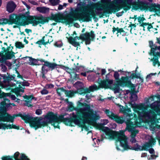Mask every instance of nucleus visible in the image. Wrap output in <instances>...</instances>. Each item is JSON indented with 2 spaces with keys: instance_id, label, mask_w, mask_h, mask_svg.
<instances>
[{
  "instance_id": "f257e3e1",
  "label": "nucleus",
  "mask_w": 160,
  "mask_h": 160,
  "mask_svg": "<svg viewBox=\"0 0 160 160\" xmlns=\"http://www.w3.org/2000/svg\"><path fill=\"white\" fill-rule=\"evenodd\" d=\"M78 106L79 108L74 110L70 114V118H65V114L58 115L51 112L48 113L44 118H33L29 116H27L26 118L30 122L31 126L36 130L47 125L48 123H51L54 127L59 128V124L62 122L68 126H71L74 123L81 127L82 130H89L91 127L88 124L86 125V122H93V121L99 118L98 116L91 108L90 104L79 101Z\"/></svg>"
},
{
  "instance_id": "f03ea898",
  "label": "nucleus",
  "mask_w": 160,
  "mask_h": 160,
  "mask_svg": "<svg viewBox=\"0 0 160 160\" xmlns=\"http://www.w3.org/2000/svg\"><path fill=\"white\" fill-rule=\"evenodd\" d=\"M120 108V111L126 115L125 119L122 117L115 114L112 119L118 123L122 124L125 122L126 124L127 129L130 133V141L132 143L136 142L135 137L139 132L138 127L142 125V123L147 122L151 131H154L158 126L153 122H155L154 113L150 109L148 110V106L143 104L136 105L133 110L135 114L131 113L130 108H125L118 105Z\"/></svg>"
},
{
  "instance_id": "7ed1b4c3",
  "label": "nucleus",
  "mask_w": 160,
  "mask_h": 160,
  "mask_svg": "<svg viewBox=\"0 0 160 160\" xmlns=\"http://www.w3.org/2000/svg\"><path fill=\"white\" fill-rule=\"evenodd\" d=\"M103 0H101V2L103 4L98 2L92 4V9L81 5L80 3H78L76 8L71 9V11L69 13L70 16L65 18L64 20V22L67 24H69L72 23L74 21L79 19L84 21H89L90 20V16H93L94 15V11L93 9H94L95 13L98 14H100L103 10L110 13L116 12H109L107 8V4L103 2ZM114 0H111L109 3H111Z\"/></svg>"
},
{
  "instance_id": "20e7f679",
  "label": "nucleus",
  "mask_w": 160,
  "mask_h": 160,
  "mask_svg": "<svg viewBox=\"0 0 160 160\" xmlns=\"http://www.w3.org/2000/svg\"><path fill=\"white\" fill-rule=\"evenodd\" d=\"M95 112L99 117V118L96 119L92 122H86V125L88 124L91 127L90 129L92 128L91 125L92 126H96L97 128L99 129L102 130L106 134L105 138L107 139H114L116 141H120V145L119 146H117L116 148L118 151H123L124 150L127 149H132L136 151H138L140 149V146L136 144L135 146L130 148L128 144V139L125 136L124 132L122 131H120L119 132H115L111 130L108 127H104L103 126L106 125L109 122L108 119H103L101 120V124H98L96 123V121L100 118L99 115L97 113L96 111H94ZM90 129L89 131L90 130Z\"/></svg>"
},
{
  "instance_id": "39448f33",
  "label": "nucleus",
  "mask_w": 160,
  "mask_h": 160,
  "mask_svg": "<svg viewBox=\"0 0 160 160\" xmlns=\"http://www.w3.org/2000/svg\"><path fill=\"white\" fill-rule=\"evenodd\" d=\"M111 0H103V2L107 3V8L108 11L110 12H117L120 9L123 8L124 10H128L130 9L131 6H132L135 9H146L149 8L151 11L154 12L152 10V5L158 4L152 3L153 0H148L138 2L134 0H114V1L109 3Z\"/></svg>"
},
{
  "instance_id": "423d86ee",
  "label": "nucleus",
  "mask_w": 160,
  "mask_h": 160,
  "mask_svg": "<svg viewBox=\"0 0 160 160\" xmlns=\"http://www.w3.org/2000/svg\"><path fill=\"white\" fill-rule=\"evenodd\" d=\"M95 37L94 32L91 31L90 33L86 32L84 34H82L80 37H76L74 38L70 37L68 40L70 43L75 47H77L80 45V43L82 42V40L86 41L87 44H89L91 40L93 39Z\"/></svg>"
},
{
  "instance_id": "0eeeda50",
  "label": "nucleus",
  "mask_w": 160,
  "mask_h": 160,
  "mask_svg": "<svg viewBox=\"0 0 160 160\" xmlns=\"http://www.w3.org/2000/svg\"><path fill=\"white\" fill-rule=\"evenodd\" d=\"M150 107L151 108L154 110L157 113V115L158 116V117L155 113L152 110H150L152 112L154 113V115L155 118V122H153L155 125L158 126V127L154 131H155L157 130L160 128V126L157 125V123L158 122V120L160 119V102L156 101L154 102L150 105Z\"/></svg>"
},
{
  "instance_id": "6e6552de",
  "label": "nucleus",
  "mask_w": 160,
  "mask_h": 160,
  "mask_svg": "<svg viewBox=\"0 0 160 160\" xmlns=\"http://www.w3.org/2000/svg\"><path fill=\"white\" fill-rule=\"evenodd\" d=\"M146 138L148 139V142L146 143L143 146V148L145 150H148L150 153L153 154L154 153V150L152 148H150V147L154 145L156 142L155 139L153 138L152 136L148 135L146 137Z\"/></svg>"
},
{
  "instance_id": "1a4fd4ad",
  "label": "nucleus",
  "mask_w": 160,
  "mask_h": 160,
  "mask_svg": "<svg viewBox=\"0 0 160 160\" xmlns=\"http://www.w3.org/2000/svg\"><path fill=\"white\" fill-rule=\"evenodd\" d=\"M151 55H153L154 57L151 59L153 62V65L155 66L158 64V66H160V64L158 61V57L160 55V46L157 47L156 48H154L153 51L151 50Z\"/></svg>"
},
{
  "instance_id": "9d476101",
  "label": "nucleus",
  "mask_w": 160,
  "mask_h": 160,
  "mask_svg": "<svg viewBox=\"0 0 160 160\" xmlns=\"http://www.w3.org/2000/svg\"><path fill=\"white\" fill-rule=\"evenodd\" d=\"M98 89V87L95 85L90 86L89 88L86 90L82 89L81 90H78V92L80 94H82L84 93L85 94V97L88 99H90L92 97L91 94L89 92L86 93V92H88L89 91H93Z\"/></svg>"
},
{
  "instance_id": "9b49d317",
  "label": "nucleus",
  "mask_w": 160,
  "mask_h": 160,
  "mask_svg": "<svg viewBox=\"0 0 160 160\" xmlns=\"http://www.w3.org/2000/svg\"><path fill=\"white\" fill-rule=\"evenodd\" d=\"M30 20L31 23L34 26H36L39 23L43 24L48 21L46 18L43 17H37V18L31 17Z\"/></svg>"
},
{
  "instance_id": "f8f14e48",
  "label": "nucleus",
  "mask_w": 160,
  "mask_h": 160,
  "mask_svg": "<svg viewBox=\"0 0 160 160\" xmlns=\"http://www.w3.org/2000/svg\"><path fill=\"white\" fill-rule=\"evenodd\" d=\"M14 158L15 160H30L24 154H20L19 152H17L14 154ZM2 160H13L9 156L4 157L2 158Z\"/></svg>"
},
{
  "instance_id": "ddd939ff",
  "label": "nucleus",
  "mask_w": 160,
  "mask_h": 160,
  "mask_svg": "<svg viewBox=\"0 0 160 160\" xmlns=\"http://www.w3.org/2000/svg\"><path fill=\"white\" fill-rule=\"evenodd\" d=\"M118 83L121 86H129L132 85L130 78L128 76L122 77L118 82Z\"/></svg>"
},
{
  "instance_id": "4468645a",
  "label": "nucleus",
  "mask_w": 160,
  "mask_h": 160,
  "mask_svg": "<svg viewBox=\"0 0 160 160\" xmlns=\"http://www.w3.org/2000/svg\"><path fill=\"white\" fill-rule=\"evenodd\" d=\"M5 87V85L3 84L2 82H0V98H7V97H9L12 100H15L16 99L17 100L16 101L18 102L20 99H19L16 98L15 96L14 95H11L9 93H6L2 92L1 93V89Z\"/></svg>"
},
{
  "instance_id": "2eb2a0df",
  "label": "nucleus",
  "mask_w": 160,
  "mask_h": 160,
  "mask_svg": "<svg viewBox=\"0 0 160 160\" xmlns=\"http://www.w3.org/2000/svg\"><path fill=\"white\" fill-rule=\"evenodd\" d=\"M10 100L8 98H4L3 101L0 103L1 107L0 109L3 112H5L7 111V108L9 107L10 105H12L15 106V104L13 103H11L9 102Z\"/></svg>"
},
{
  "instance_id": "dca6fc26",
  "label": "nucleus",
  "mask_w": 160,
  "mask_h": 160,
  "mask_svg": "<svg viewBox=\"0 0 160 160\" xmlns=\"http://www.w3.org/2000/svg\"><path fill=\"white\" fill-rule=\"evenodd\" d=\"M20 18L19 16L14 14H12L9 16V19L5 18H2L1 19H6L7 20V22L4 24L5 25L9 23H16L18 22H19L21 21Z\"/></svg>"
},
{
  "instance_id": "f3484780",
  "label": "nucleus",
  "mask_w": 160,
  "mask_h": 160,
  "mask_svg": "<svg viewBox=\"0 0 160 160\" xmlns=\"http://www.w3.org/2000/svg\"><path fill=\"white\" fill-rule=\"evenodd\" d=\"M57 92L59 96H60L62 94L63 92H64L67 96L71 97H73L75 93V92L73 91L66 90L63 88L58 89L57 90Z\"/></svg>"
},
{
  "instance_id": "a211bd4d",
  "label": "nucleus",
  "mask_w": 160,
  "mask_h": 160,
  "mask_svg": "<svg viewBox=\"0 0 160 160\" xmlns=\"http://www.w3.org/2000/svg\"><path fill=\"white\" fill-rule=\"evenodd\" d=\"M109 75V74H107L106 75V80H104L101 82L100 85L102 88H108L113 83V80H109V78L108 77Z\"/></svg>"
},
{
  "instance_id": "6ab92c4d",
  "label": "nucleus",
  "mask_w": 160,
  "mask_h": 160,
  "mask_svg": "<svg viewBox=\"0 0 160 160\" xmlns=\"http://www.w3.org/2000/svg\"><path fill=\"white\" fill-rule=\"evenodd\" d=\"M15 75H8V77H4L3 78L4 80L2 82L5 84L7 83V84H8L11 87L14 86L15 85V84H12V86L11 84L9 83V82L11 80H14L15 78Z\"/></svg>"
},
{
  "instance_id": "aec40b11",
  "label": "nucleus",
  "mask_w": 160,
  "mask_h": 160,
  "mask_svg": "<svg viewBox=\"0 0 160 160\" xmlns=\"http://www.w3.org/2000/svg\"><path fill=\"white\" fill-rule=\"evenodd\" d=\"M0 128L5 129L6 128L7 129L14 128L18 129V128L16 125H13L12 124H7V123H3L1 122H0Z\"/></svg>"
},
{
  "instance_id": "412c9836",
  "label": "nucleus",
  "mask_w": 160,
  "mask_h": 160,
  "mask_svg": "<svg viewBox=\"0 0 160 160\" xmlns=\"http://www.w3.org/2000/svg\"><path fill=\"white\" fill-rule=\"evenodd\" d=\"M139 26L143 27V30L144 31L147 30L149 32H151L153 30V27L152 24L149 23H142Z\"/></svg>"
},
{
  "instance_id": "4be33fe9",
  "label": "nucleus",
  "mask_w": 160,
  "mask_h": 160,
  "mask_svg": "<svg viewBox=\"0 0 160 160\" xmlns=\"http://www.w3.org/2000/svg\"><path fill=\"white\" fill-rule=\"evenodd\" d=\"M16 7V5L13 2H10L7 4V10L10 13L12 12Z\"/></svg>"
},
{
  "instance_id": "5701e85b",
  "label": "nucleus",
  "mask_w": 160,
  "mask_h": 160,
  "mask_svg": "<svg viewBox=\"0 0 160 160\" xmlns=\"http://www.w3.org/2000/svg\"><path fill=\"white\" fill-rule=\"evenodd\" d=\"M6 115H5L1 118V120L3 121L6 122H12L14 119L15 117L14 116H12L10 114L6 113Z\"/></svg>"
},
{
  "instance_id": "b1692460",
  "label": "nucleus",
  "mask_w": 160,
  "mask_h": 160,
  "mask_svg": "<svg viewBox=\"0 0 160 160\" xmlns=\"http://www.w3.org/2000/svg\"><path fill=\"white\" fill-rule=\"evenodd\" d=\"M29 61L28 63L29 65H39L38 64V61H40L41 62H44V60L42 59H35L30 57H28Z\"/></svg>"
},
{
  "instance_id": "393cba45",
  "label": "nucleus",
  "mask_w": 160,
  "mask_h": 160,
  "mask_svg": "<svg viewBox=\"0 0 160 160\" xmlns=\"http://www.w3.org/2000/svg\"><path fill=\"white\" fill-rule=\"evenodd\" d=\"M25 99L26 100H25V103L24 104L25 106H27L28 107H31L32 105L31 104L32 102L31 101L33 98V97L32 96H26L25 97H24Z\"/></svg>"
},
{
  "instance_id": "a878e982",
  "label": "nucleus",
  "mask_w": 160,
  "mask_h": 160,
  "mask_svg": "<svg viewBox=\"0 0 160 160\" xmlns=\"http://www.w3.org/2000/svg\"><path fill=\"white\" fill-rule=\"evenodd\" d=\"M19 86H20L19 85ZM13 92H14L17 97L21 96L22 94L24 92V89L21 87L16 88L13 89Z\"/></svg>"
},
{
  "instance_id": "bb28decb",
  "label": "nucleus",
  "mask_w": 160,
  "mask_h": 160,
  "mask_svg": "<svg viewBox=\"0 0 160 160\" xmlns=\"http://www.w3.org/2000/svg\"><path fill=\"white\" fill-rule=\"evenodd\" d=\"M45 63V65L46 67H48V68L51 69L52 70L54 69L55 68H56L57 65L54 63H50L47 61H45L43 62Z\"/></svg>"
},
{
  "instance_id": "cd10ccee",
  "label": "nucleus",
  "mask_w": 160,
  "mask_h": 160,
  "mask_svg": "<svg viewBox=\"0 0 160 160\" xmlns=\"http://www.w3.org/2000/svg\"><path fill=\"white\" fill-rule=\"evenodd\" d=\"M42 38L44 41L45 45L47 44L48 43L52 41V37L46 35Z\"/></svg>"
},
{
  "instance_id": "c85d7f7f",
  "label": "nucleus",
  "mask_w": 160,
  "mask_h": 160,
  "mask_svg": "<svg viewBox=\"0 0 160 160\" xmlns=\"http://www.w3.org/2000/svg\"><path fill=\"white\" fill-rule=\"evenodd\" d=\"M152 10L154 11L157 14L160 15V4L152 5Z\"/></svg>"
},
{
  "instance_id": "c756f323",
  "label": "nucleus",
  "mask_w": 160,
  "mask_h": 160,
  "mask_svg": "<svg viewBox=\"0 0 160 160\" xmlns=\"http://www.w3.org/2000/svg\"><path fill=\"white\" fill-rule=\"evenodd\" d=\"M14 53L10 51L6 52L3 57L6 59H9L13 58L14 56Z\"/></svg>"
},
{
  "instance_id": "7c9ffc66",
  "label": "nucleus",
  "mask_w": 160,
  "mask_h": 160,
  "mask_svg": "<svg viewBox=\"0 0 160 160\" xmlns=\"http://www.w3.org/2000/svg\"><path fill=\"white\" fill-rule=\"evenodd\" d=\"M37 10L39 12L42 13H45L49 11L48 8L45 7H37Z\"/></svg>"
},
{
  "instance_id": "2f4dec72",
  "label": "nucleus",
  "mask_w": 160,
  "mask_h": 160,
  "mask_svg": "<svg viewBox=\"0 0 160 160\" xmlns=\"http://www.w3.org/2000/svg\"><path fill=\"white\" fill-rule=\"evenodd\" d=\"M64 69L67 72L70 74L71 76H72V73H74L77 71V69H70L68 67H64Z\"/></svg>"
},
{
  "instance_id": "473e14b6",
  "label": "nucleus",
  "mask_w": 160,
  "mask_h": 160,
  "mask_svg": "<svg viewBox=\"0 0 160 160\" xmlns=\"http://www.w3.org/2000/svg\"><path fill=\"white\" fill-rule=\"evenodd\" d=\"M105 112L107 115L112 119H113L114 117H115V114L108 110H106Z\"/></svg>"
},
{
  "instance_id": "72a5a7b5",
  "label": "nucleus",
  "mask_w": 160,
  "mask_h": 160,
  "mask_svg": "<svg viewBox=\"0 0 160 160\" xmlns=\"http://www.w3.org/2000/svg\"><path fill=\"white\" fill-rule=\"evenodd\" d=\"M48 70V68H47L46 66L45 65V63L43 64L42 68V77H44L45 74L46 73Z\"/></svg>"
},
{
  "instance_id": "f704fd0d",
  "label": "nucleus",
  "mask_w": 160,
  "mask_h": 160,
  "mask_svg": "<svg viewBox=\"0 0 160 160\" xmlns=\"http://www.w3.org/2000/svg\"><path fill=\"white\" fill-rule=\"evenodd\" d=\"M74 86L76 87L78 89V90H79V89L81 88L82 87L83 84L82 82L78 81L74 84Z\"/></svg>"
},
{
  "instance_id": "c9c22d12",
  "label": "nucleus",
  "mask_w": 160,
  "mask_h": 160,
  "mask_svg": "<svg viewBox=\"0 0 160 160\" xmlns=\"http://www.w3.org/2000/svg\"><path fill=\"white\" fill-rule=\"evenodd\" d=\"M49 2L52 6L57 5L60 2V0H49Z\"/></svg>"
},
{
  "instance_id": "e433bc0d",
  "label": "nucleus",
  "mask_w": 160,
  "mask_h": 160,
  "mask_svg": "<svg viewBox=\"0 0 160 160\" xmlns=\"http://www.w3.org/2000/svg\"><path fill=\"white\" fill-rule=\"evenodd\" d=\"M16 47L18 48H23L24 47V45L22 43L20 42H17L15 43Z\"/></svg>"
},
{
  "instance_id": "4c0bfd02",
  "label": "nucleus",
  "mask_w": 160,
  "mask_h": 160,
  "mask_svg": "<svg viewBox=\"0 0 160 160\" xmlns=\"http://www.w3.org/2000/svg\"><path fill=\"white\" fill-rule=\"evenodd\" d=\"M113 76L115 80H117V82L118 83V82L120 79H119V74L117 72H114V73L113 75Z\"/></svg>"
},
{
  "instance_id": "58836bf2",
  "label": "nucleus",
  "mask_w": 160,
  "mask_h": 160,
  "mask_svg": "<svg viewBox=\"0 0 160 160\" xmlns=\"http://www.w3.org/2000/svg\"><path fill=\"white\" fill-rule=\"evenodd\" d=\"M137 19L138 22H139V25H141V23H143V22L145 20V18L142 16H141V15L138 17Z\"/></svg>"
},
{
  "instance_id": "ea45409f",
  "label": "nucleus",
  "mask_w": 160,
  "mask_h": 160,
  "mask_svg": "<svg viewBox=\"0 0 160 160\" xmlns=\"http://www.w3.org/2000/svg\"><path fill=\"white\" fill-rule=\"evenodd\" d=\"M53 19L56 21H58L61 18V16L58 14H55L53 16Z\"/></svg>"
},
{
  "instance_id": "a19ab883",
  "label": "nucleus",
  "mask_w": 160,
  "mask_h": 160,
  "mask_svg": "<svg viewBox=\"0 0 160 160\" xmlns=\"http://www.w3.org/2000/svg\"><path fill=\"white\" fill-rule=\"evenodd\" d=\"M8 21L6 19H0V25H3L7 22Z\"/></svg>"
},
{
  "instance_id": "79ce46f5",
  "label": "nucleus",
  "mask_w": 160,
  "mask_h": 160,
  "mask_svg": "<svg viewBox=\"0 0 160 160\" xmlns=\"http://www.w3.org/2000/svg\"><path fill=\"white\" fill-rule=\"evenodd\" d=\"M149 46L151 48V49H152V50L153 51L154 48H156L157 46L155 44H153V42L152 41L149 42Z\"/></svg>"
},
{
  "instance_id": "37998d69",
  "label": "nucleus",
  "mask_w": 160,
  "mask_h": 160,
  "mask_svg": "<svg viewBox=\"0 0 160 160\" xmlns=\"http://www.w3.org/2000/svg\"><path fill=\"white\" fill-rule=\"evenodd\" d=\"M77 70L76 71V72ZM76 72L74 73H72V75L71 76V77H73V78L75 80H77V79H79V75L76 74V73L74 74Z\"/></svg>"
},
{
  "instance_id": "c03bdc74",
  "label": "nucleus",
  "mask_w": 160,
  "mask_h": 160,
  "mask_svg": "<svg viewBox=\"0 0 160 160\" xmlns=\"http://www.w3.org/2000/svg\"><path fill=\"white\" fill-rule=\"evenodd\" d=\"M40 92L42 95H45L48 94V92L46 89L44 88L40 91Z\"/></svg>"
},
{
  "instance_id": "a18cd8bd",
  "label": "nucleus",
  "mask_w": 160,
  "mask_h": 160,
  "mask_svg": "<svg viewBox=\"0 0 160 160\" xmlns=\"http://www.w3.org/2000/svg\"><path fill=\"white\" fill-rule=\"evenodd\" d=\"M35 43L36 44H38L39 45H45V43H44V41H43V40L42 38V39L38 41Z\"/></svg>"
},
{
  "instance_id": "49530a36",
  "label": "nucleus",
  "mask_w": 160,
  "mask_h": 160,
  "mask_svg": "<svg viewBox=\"0 0 160 160\" xmlns=\"http://www.w3.org/2000/svg\"><path fill=\"white\" fill-rule=\"evenodd\" d=\"M103 140V139H102L101 140L98 139V140H96V139H95V138L93 140L94 141V140H96V141L97 143H95L94 145H93V146L98 147V145L99 144L98 142H100V141H102Z\"/></svg>"
},
{
  "instance_id": "de8ad7c7",
  "label": "nucleus",
  "mask_w": 160,
  "mask_h": 160,
  "mask_svg": "<svg viewBox=\"0 0 160 160\" xmlns=\"http://www.w3.org/2000/svg\"><path fill=\"white\" fill-rule=\"evenodd\" d=\"M131 97L133 99V101L136 100L138 98V96L137 95L134 94H132L131 95Z\"/></svg>"
},
{
  "instance_id": "09e8293b",
  "label": "nucleus",
  "mask_w": 160,
  "mask_h": 160,
  "mask_svg": "<svg viewBox=\"0 0 160 160\" xmlns=\"http://www.w3.org/2000/svg\"><path fill=\"white\" fill-rule=\"evenodd\" d=\"M36 113L37 115H40L42 113V111L41 109H38L36 111Z\"/></svg>"
},
{
  "instance_id": "8fccbe9b",
  "label": "nucleus",
  "mask_w": 160,
  "mask_h": 160,
  "mask_svg": "<svg viewBox=\"0 0 160 160\" xmlns=\"http://www.w3.org/2000/svg\"><path fill=\"white\" fill-rule=\"evenodd\" d=\"M136 25L135 24H132L131 23V24L129 25V27L131 28V29H132V28H134L135 29V28H136Z\"/></svg>"
},
{
  "instance_id": "3c124183",
  "label": "nucleus",
  "mask_w": 160,
  "mask_h": 160,
  "mask_svg": "<svg viewBox=\"0 0 160 160\" xmlns=\"http://www.w3.org/2000/svg\"><path fill=\"white\" fill-rule=\"evenodd\" d=\"M54 87V85L52 84H47L46 85L45 87L47 88H52Z\"/></svg>"
},
{
  "instance_id": "603ef678",
  "label": "nucleus",
  "mask_w": 160,
  "mask_h": 160,
  "mask_svg": "<svg viewBox=\"0 0 160 160\" xmlns=\"http://www.w3.org/2000/svg\"><path fill=\"white\" fill-rule=\"evenodd\" d=\"M29 2L33 5H38V3L34 1L29 0Z\"/></svg>"
},
{
  "instance_id": "864d4df0",
  "label": "nucleus",
  "mask_w": 160,
  "mask_h": 160,
  "mask_svg": "<svg viewBox=\"0 0 160 160\" xmlns=\"http://www.w3.org/2000/svg\"><path fill=\"white\" fill-rule=\"evenodd\" d=\"M21 84H22L23 86H29V84L27 82H22V83H20Z\"/></svg>"
},
{
  "instance_id": "5fc2aeb1",
  "label": "nucleus",
  "mask_w": 160,
  "mask_h": 160,
  "mask_svg": "<svg viewBox=\"0 0 160 160\" xmlns=\"http://www.w3.org/2000/svg\"><path fill=\"white\" fill-rule=\"evenodd\" d=\"M16 73L17 74V77L19 78H22V79H23V78L22 77V76L20 75L19 74V73L18 72V71L17 70L16 71Z\"/></svg>"
},
{
  "instance_id": "6e6d98bb",
  "label": "nucleus",
  "mask_w": 160,
  "mask_h": 160,
  "mask_svg": "<svg viewBox=\"0 0 160 160\" xmlns=\"http://www.w3.org/2000/svg\"><path fill=\"white\" fill-rule=\"evenodd\" d=\"M16 73L17 74V77L19 78H22V79H23V78L22 77V76L20 75L19 74V73L18 72V71L17 70L16 71Z\"/></svg>"
},
{
  "instance_id": "4d7b16f0",
  "label": "nucleus",
  "mask_w": 160,
  "mask_h": 160,
  "mask_svg": "<svg viewBox=\"0 0 160 160\" xmlns=\"http://www.w3.org/2000/svg\"><path fill=\"white\" fill-rule=\"evenodd\" d=\"M16 73L17 74V77L19 78H22V79H23V78L22 77V76L20 75L19 74V73L18 72V71L17 70L16 71Z\"/></svg>"
},
{
  "instance_id": "13d9d810",
  "label": "nucleus",
  "mask_w": 160,
  "mask_h": 160,
  "mask_svg": "<svg viewBox=\"0 0 160 160\" xmlns=\"http://www.w3.org/2000/svg\"><path fill=\"white\" fill-rule=\"evenodd\" d=\"M7 70V68L4 65L2 66V70L3 72H5Z\"/></svg>"
},
{
  "instance_id": "bf43d9fd",
  "label": "nucleus",
  "mask_w": 160,
  "mask_h": 160,
  "mask_svg": "<svg viewBox=\"0 0 160 160\" xmlns=\"http://www.w3.org/2000/svg\"><path fill=\"white\" fill-rule=\"evenodd\" d=\"M153 96H152L150 97L148 99V102H151L154 101Z\"/></svg>"
},
{
  "instance_id": "052dcab7",
  "label": "nucleus",
  "mask_w": 160,
  "mask_h": 160,
  "mask_svg": "<svg viewBox=\"0 0 160 160\" xmlns=\"http://www.w3.org/2000/svg\"><path fill=\"white\" fill-rule=\"evenodd\" d=\"M156 74V73H151L150 74H149L147 75V78H151V76L153 75H155Z\"/></svg>"
},
{
  "instance_id": "680f3d73",
  "label": "nucleus",
  "mask_w": 160,
  "mask_h": 160,
  "mask_svg": "<svg viewBox=\"0 0 160 160\" xmlns=\"http://www.w3.org/2000/svg\"><path fill=\"white\" fill-rule=\"evenodd\" d=\"M25 32H26L28 34L30 32H31L32 31L31 29L27 28L25 29Z\"/></svg>"
},
{
  "instance_id": "e2e57ef3",
  "label": "nucleus",
  "mask_w": 160,
  "mask_h": 160,
  "mask_svg": "<svg viewBox=\"0 0 160 160\" xmlns=\"http://www.w3.org/2000/svg\"><path fill=\"white\" fill-rule=\"evenodd\" d=\"M157 28H153V30H152L151 31V32H154L155 33H158V32L157 31Z\"/></svg>"
},
{
  "instance_id": "0e129e2a",
  "label": "nucleus",
  "mask_w": 160,
  "mask_h": 160,
  "mask_svg": "<svg viewBox=\"0 0 160 160\" xmlns=\"http://www.w3.org/2000/svg\"><path fill=\"white\" fill-rule=\"evenodd\" d=\"M65 102H67V103H69V104L71 106H72V103L71 102H69L68 99H66L65 100Z\"/></svg>"
},
{
  "instance_id": "69168bd1",
  "label": "nucleus",
  "mask_w": 160,
  "mask_h": 160,
  "mask_svg": "<svg viewBox=\"0 0 160 160\" xmlns=\"http://www.w3.org/2000/svg\"><path fill=\"white\" fill-rule=\"evenodd\" d=\"M55 46H57V47H61V46H62V44H61V43H60V44H59L58 43V42H56L55 44Z\"/></svg>"
},
{
  "instance_id": "338daca9",
  "label": "nucleus",
  "mask_w": 160,
  "mask_h": 160,
  "mask_svg": "<svg viewBox=\"0 0 160 160\" xmlns=\"http://www.w3.org/2000/svg\"><path fill=\"white\" fill-rule=\"evenodd\" d=\"M63 8V6L62 5H59L58 7V9L59 10H61Z\"/></svg>"
},
{
  "instance_id": "774afa93",
  "label": "nucleus",
  "mask_w": 160,
  "mask_h": 160,
  "mask_svg": "<svg viewBox=\"0 0 160 160\" xmlns=\"http://www.w3.org/2000/svg\"><path fill=\"white\" fill-rule=\"evenodd\" d=\"M106 72V71L105 69H102V75H104Z\"/></svg>"
}]
</instances>
